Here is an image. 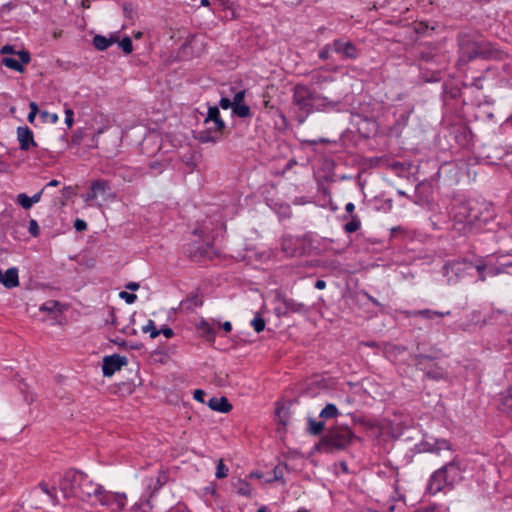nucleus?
Here are the masks:
<instances>
[{
    "mask_svg": "<svg viewBox=\"0 0 512 512\" xmlns=\"http://www.w3.org/2000/svg\"><path fill=\"white\" fill-rule=\"evenodd\" d=\"M495 216L493 205L485 200L458 202L452 208V227L460 235L491 230L488 226L493 223Z\"/></svg>",
    "mask_w": 512,
    "mask_h": 512,
    "instance_id": "nucleus-1",
    "label": "nucleus"
},
{
    "mask_svg": "<svg viewBox=\"0 0 512 512\" xmlns=\"http://www.w3.org/2000/svg\"><path fill=\"white\" fill-rule=\"evenodd\" d=\"M459 61L470 62L476 58H501L502 52L476 32H462L458 35Z\"/></svg>",
    "mask_w": 512,
    "mask_h": 512,
    "instance_id": "nucleus-2",
    "label": "nucleus"
},
{
    "mask_svg": "<svg viewBox=\"0 0 512 512\" xmlns=\"http://www.w3.org/2000/svg\"><path fill=\"white\" fill-rule=\"evenodd\" d=\"M461 479L460 467L455 462H450L433 472L428 481L427 491L435 495L446 489L451 490Z\"/></svg>",
    "mask_w": 512,
    "mask_h": 512,
    "instance_id": "nucleus-3",
    "label": "nucleus"
},
{
    "mask_svg": "<svg viewBox=\"0 0 512 512\" xmlns=\"http://www.w3.org/2000/svg\"><path fill=\"white\" fill-rule=\"evenodd\" d=\"M205 129L197 133L196 139L200 143H217L223 139L226 124L221 118L217 106H210L204 119Z\"/></svg>",
    "mask_w": 512,
    "mask_h": 512,
    "instance_id": "nucleus-4",
    "label": "nucleus"
},
{
    "mask_svg": "<svg viewBox=\"0 0 512 512\" xmlns=\"http://www.w3.org/2000/svg\"><path fill=\"white\" fill-rule=\"evenodd\" d=\"M293 103L302 111L305 115L325 108L327 105H331L332 101H329L327 97L321 96L305 85L298 84L294 87Z\"/></svg>",
    "mask_w": 512,
    "mask_h": 512,
    "instance_id": "nucleus-5",
    "label": "nucleus"
},
{
    "mask_svg": "<svg viewBox=\"0 0 512 512\" xmlns=\"http://www.w3.org/2000/svg\"><path fill=\"white\" fill-rule=\"evenodd\" d=\"M354 434L347 426H335L322 438L321 444L328 449H344L351 444Z\"/></svg>",
    "mask_w": 512,
    "mask_h": 512,
    "instance_id": "nucleus-6",
    "label": "nucleus"
},
{
    "mask_svg": "<svg viewBox=\"0 0 512 512\" xmlns=\"http://www.w3.org/2000/svg\"><path fill=\"white\" fill-rule=\"evenodd\" d=\"M473 264L467 260H455L444 265V275L447 277L449 284H455L469 270L473 268Z\"/></svg>",
    "mask_w": 512,
    "mask_h": 512,
    "instance_id": "nucleus-7",
    "label": "nucleus"
},
{
    "mask_svg": "<svg viewBox=\"0 0 512 512\" xmlns=\"http://www.w3.org/2000/svg\"><path fill=\"white\" fill-rule=\"evenodd\" d=\"M82 472L68 470L63 474L59 481V489L65 498L76 497L77 486L80 485Z\"/></svg>",
    "mask_w": 512,
    "mask_h": 512,
    "instance_id": "nucleus-8",
    "label": "nucleus"
},
{
    "mask_svg": "<svg viewBox=\"0 0 512 512\" xmlns=\"http://www.w3.org/2000/svg\"><path fill=\"white\" fill-rule=\"evenodd\" d=\"M415 364L429 379L438 381L446 376V371L437 364H434L429 356L417 355L415 357Z\"/></svg>",
    "mask_w": 512,
    "mask_h": 512,
    "instance_id": "nucleus-9",
    "label": "nucleus"
},
{
    "mask_svg": "<svg viewBox=\"0 0 512 512\" xmlns=\"http://www.w3.org/2000/svg\"><path fill=\"white\" fill-rule=\"evenodd\" d=\"M110 195V182L105 179H95L90 182L89 191L83 196V199L86 203H91L98 197H102L104 201H107Z\"/></svg>",
    "mask_w": 512,
    "mask_h": 512,
    "instance_id": "nucleus-10",
    "label": "nucleus"
},
{
    "mask_svg": "<svg viewBox=\"0 0 512 512\" xmlns=\"http://www.w3.org/2000/svg\"><path fill=\"white\" fill-rule=\"evenodd\" d=\"M277 306L274 308V313L278 317L287 316L291 313L304 314L308 311L304 303L298 302L292 298L278 297Z\"/></svg>",
    "mask_w": 512,
    "mask_h": 512,
    "instance_id": "nucleus-11",
    "label": "nucleus"
},
{
    "mask_svg": "<svg viewBox=\"0 0 512 512\" xmlns=\"http://www.w3.org/2000/svg\"><path fill=\"white\" fill-rule=\"evenodd\" d=\"M76 497L85 501H96L103 487L97 483H94L88 478L87 475L82 473V479L80 485L77 486Z\"/></svg>",
    "mask_w": 512,
    "mask_h": 512,
    "instance_id": "nucleus-12",
    "label": "nucleus"
},
{
    "mask_svg": "<svg viewBox=\"0 0 512 512\" xmlns=\"http://www.w3.org/2000/svg\"><path fill=\"white\" fill-rule=\"evenodd\" d=\"M126 499L127 497L124 493L111 492L103 488L101 495H99L96 502L107 507L111 511H119L125 506Z\"/></svg>",
    "mask_w": 512,
    "mask_h": 512,
    "instance_id": "nucleus-13",
    "label": "nucleus"
},
{
    "mask_svg": "<svg viewBox=\"0 0 512 512\" xmlns=\"http://www.w3.org/2000/svg\"><path fill=\"white\" fill-rule=\"evenodd\" d=\"M331 47L332 51L340 55V57L344 60H354L360 54V50L356 47V45L353 42L345 40L343 38L333 40V42L331 43Z\"/></svg>",
    "mask_w": 512,
    "mask_h": 512,
    "instance_id": "nucleus-14",
    "label": "nucleus"
},
{
    "mask_svg": "<svg viewBox=\"0 0 512 512\" xmlns=\"http://www.w3.org/2000/svg\"><path fill=\"white\" fill-rule=\"evenodd\" d=\"M128 360L125 356L113 354L103 358L102 372L105 377H111L116 371L127 365Z\"/></svg>",
    "mask_w": 512,
    "mask_h": 512,
    "instance_id": "nucleus-15",
    "label": "nucleus"
},
{
    "mask_svg": "<svg viewBox=\"0 0 512 512\" xmlns=\"http://www.w3.org/2000/svg\"><path fill=\"white\" fill-rule=\"evenodd\" d=\"M18 56L20 61L12 57H4L2 59V64L14 71L23 72V64H28L30 62V54L28 51H20L18 52Z\"/></svg>",
    "mask_w": 512,
    "mask_h": 512,
    "instance_id": "nucleus-16",
    "label": "nucleus"
},
{
    "mask_svg": "<svg viewBox=\"0 0 512 512\" xmlns=\"http://www.w3.org/2000/svg\"><path fill=\"white\" fill-rule=\"evenodd\" d=\"M17 139L19 141L20 149L23 151H27L31 147L36 146V142L34 141L33 132L27 126L17 128Z\"/></svg>",
    "mask_w": 512,
    "mask_h": 512,
    "instance_id": "nucleus-17",
    "label": "nucleus"
},
{
    "mask_svg": "<svg viewBox=\"0 0 512 512\" xmlns=\"http://www.w3.org/2000/svg\"><path fill=\"white\" fill-rule=\"evenodd\" d=\"M0 283L7 289L19 286V271L16 267L8 268L4 273L0 270Z\"/></svg>",
    "mask_w": 512,
    "mask_h": 512,
    "instance_id": "nucleus-18",
    "label": "nucleus"
},
{
    "mask_svg": "<svg viewBox=\"0 0 512 512\" xmlns=\"http://www.w3.org/2000/svg\"><path fill=\"white\" fill-rule=\"evenodd\" d=\"M208 406L221 413H228L232 409V405L229 403L226 397H212L208 401Z\"/></svg>",
    "mask_w": 512,
    "mask_h": 512,
    "instance_id": "nucleus-19",
    "label": "nucleus"
},
{
    "mask_svg": "<svg viewBox=\"0 0 512 512\" xmlns=\"http://www.w3.org/2000/svg\"><path fill=\"white\" fill-rule=\"evenodd\" d=\"M407 316L411 317H422L426 319H433L434 317H444L451 314L450 311L446 312H440V311H434L430 309H423V310H415V311H407L405 312Z\"/></svg>",
    "mask_w": 512,
    "mask_h": 512,
    "instance_id": "nucleus-20",
    "label": "nucleus"
},
{
    "mask_svg": "<svg viewBox=\"0 0 512 512\" xmlns=\"http://www.w3.org/2000/svg\"><path fill=\"white\" fill-rule=\"evenodd\" d=\"M208 248V245H188L187 254L192 260L198 261L207 256Z\"/></svg>",
    "mask_w": 512,
    "mask_h": 512,
    "instance_id": "nucleus-21",
    "label": "nucleus"
},
{
    "mask_svg": "<svg viewBox=\"0 0 512 512\" xmlns=\"http://www.w3.org/2000/svg\"><path fill=\"white\" fill-rule=\"evenodd\" d=\"M215 3L218 4V6L225 10L230 12V17L236 18L239 16V6L236 4L235 0H214Z\"/></svg>",
    "mask_w": 512,
    "mask_h": 512,
    "instance_id": "nucleus-22",
    "label": "nucleus"
},
{
    "mask_svg": "<svg viewBox=\"0 0 512 512\" xmlns=\"http://www.w3.org/2000/svg\"><path fill=\"white\" fill-rule=\"evenodd\" d=\"M334 80V78L330 75L324 74L320 70L313 71L310 74V83L314 86H322L326 83H330Z\"/></svg>",
    "mask_w": 512,
    "mask_h": 512,
    "instance_id": "nucleus-23",
    "label": "nucleus"
},
{
    "mask_svg": "<svg viewBox=\"0 0 512 512\" xmlns=\"http://www.w3.org/2000/svg\"><path fill=\"white\" fill-rule=\"evenodd\" d=\"M325 428V424L323 421H316L313 418H308V428L307 431L311 435H319Z\"/></svg>",
    "mask_w": 512,
    "mask_h": 512,
    "instance_id": "nucleus-24",
    "label": "nucleus"
},
{
    "mask_svg": "<svg viewBox=\"0 0 512 512\" xmlns=\"http://www.w3.org/2000/svg\"><path fill=\"white\" fill-rule=\"evenodd\" d=\"M236 492L245 497H251L252 496V487L251 485L245 481V480H238L235 484Z\"/></svg>",
    "mask_w": 512,
    "mask_h": 512,
    "instance_id": "nucleus-25",
    "label": "nucleus"
},
{
    "mask_svg": "<svg viewBox=\"0 0 512 512\" xmlns=\"http://www.w3.org/2000/svg\"><path fill=\"white\" fill-rule=\"evenodd\" d=\"M112 43L113 41L111 39H108L102 35H95L93 38L94 47L100 51L106 50L108 47L112 45Z\"/></svg>",
    "mask_w": 512,
    "mask_h": 512,
    "instance_id": "nucleus-26",
    "label": "nucleus"
},
{
    "mask_svg": "<svg viewBox=\"0 0 512 512\" xmlns=\"http://www.w3.org/2000/svg\"><path fill=\"white\" fill-rule=\"evenodd\" d=\"M38 489H40L44 494H46L54 504L56 503V488L54 486L50 487L47 483L40 482L38 485ZM34 492H37V488L34 490Z\"/></svg>",
    "mask_w": 512,
    "mask_h": 512,
    "instance_id": "nucleus-27",
    "label": "nucleus"
},
{
    "mask_svg": "<svg viewBox=\"0 0 512 512\" xmlns=\"http://www.w3.org/2000/svg\"><path fill=\"white\" fill-rule=\"evenodd\" d=\"M338 414L339 412L337 407L334 404L329 403L321 410L319 416L323 419H333L336 418Z\"/></svg>",
    "mask_w": 512,
    "mask_h": 512,
    "instance_id": "nucleus-28",
    "label": "nucleus"
},
{
    "mask_svg": "<svg viewBox=\"0 0 512 512\" xmlns=\"http://www.w3.org/2000/svg\"><path fill=\"white\" fill-rule=\"evenodd\" d=\"M361 227V221L357 215H353L351 221L344 225V231L348 234L354 233Z\"/></svg>",
    "mask_w": 512,
    "mask_h": 512,
    "instance_id": "nucleus-29",
    "label": "nucleus"
},
{
    "mask_svg": "<svg viewBox=\"0 0 512 512\" xmlns=\"http://www.w3.org/2000/svg\"><path fill=\"white\" fill-rule=\"evenodd\" d=\"M233 113L240 118H246L251 115L250 107L245 103L233 105Z\"/></svg>",
    "mask_w": 512,
    "mask_h": 512,
    "instance_id": "nucleus-30",
    "label": "nucleus"
},
{
    "mask_svg": "<svg viewBox=\"0 0 512 512\" xmlns=\"http://www.w3.org/2000/svg\"><path fill=\"white\" fill-rule=\"evenodd\" d=\"M501 405L503 409H512V385L501 394Z\"/></svg>",
    "mask_w": 512,
    "mask_h": 512,
    "instance_id": "nucleus-31",
    "label": "nucleus"
},
{
    "mask_svg": "<svg viewBox=\"0 0 512 512\" xmlns=\"http://www.w3.org/2000/svg\"><path fill=\"white\" fill-rule=\"evenodd\" d=\"M293 239L290 236L283 237L281 248L282 251L288 256H293L296 253V249L292 247Z\"/></svg>",
    "mask_w": 512,
    "mask_h": 512,
    "instance_id": "nucleus-32",
    "label": "nucleus"
},
{
    "mask_svg": "<svg viewBox=\"0 0 512 512\" xmlns=\"http://www.w3.org/2000/svg\"><path fill=\"white\" fill-rule=\"evenodd\" d=\"M16 202L25 210H28L33 206L30 197L25 193L18 194L17 198H16Z\"/></svg>",
    "mask_w": 512,
    "mask_h": 512,
    "instance_id": "nucleus-33",
    "label": "nucleus"
},
{
    "mask_svg": "<svg viewBox=\"0 0 512 512\" xmlns=\"http://www.w3.org/2000/svg\"><path fill=\"white\" fill-rule=\"evenodd\" d=\"M142 331H143L144 333H148V332H150V337H151L152 339H155L156 337H158V336H159V332H157V331H158V329H156L155 323H154V321H153V320H151V319H150V320H148L147 324H146V325H144V326L142 327Z\"/></svg>",
    "mask_w": 512,
    "mask_h": 512,
    "instance_id": "nucleus-34",
    "label": "nucleus"
},
{
    "mask_svg": "<svg viewBox=\"0 0 512 512\" xmlns=\"http://www.w3.org/2000/svg\"><path fill=\"white\" fill-rule=\"evenodd\" d=\"M227 475H228V468L226 467V465L223 463L222 460H219L217 463V467H216V473H215L216 478L222 479V478L227 477Z\"/></svg>",
    "mask_w": 512,
    "mask_h": 512,
    "instance_id": "nucleus-35",
    "label": "nucleus"
},
{
    "mask_svg": "<svg viewBox=\"0 0 512 512\" xmlns=\"http://www.w3.org/2000/svg\"><path fill=\"white\" fill-rule=\"evenodd\" d=\"M251 325L257 333H260L265 329V320L261 316H256L251 321Z\"/></svg>",
    "mask_w": 512,
    "mask_h": 512,
    "instance_id": "nucleus-36",
    "label": "nucleus"
},
{
    "mask_svg": "<svg viewBox=\"0 0 512 512\" xmlns=\"http://www.w3.org/2000/svg\"><path fill=\"white\" fill-rule=\"evenodd\" d=\"M40 117L44 122H50L52 124L57 123L59 120V117L56 113H50L48 111H41Z\"/></svg>",
    "mask_w": 512,
    "mask_h": 512,
    "instance_id": "nucleus-37",
    "label": "nucleus"
},
{
    "mask_svg": "<svg viewBox=\"0 0 512 512\" xmlns=\"http://www.w3.org/2000/svg\"><path fill=\"white\" fill-rule=\"evenodd\" d=\"M58 306H59L58 301H53V300L47 301L41 305L40 311L52 313V312L56 311Z\"/></svg>",
    "mask_w": 512,
    "mask_h": 512,
    "instance_id": "nucleus-38",
    "label": "nucleus"
},
{
    "mask_svg": "<svg viewBox=\"0 0 512 512\" xmlns=\"http://www.w3.org/2000/svg\"><path fill=\"white\" fill-rule=\"evenodd\" d=\"M119 46L121 47L123 52L126 53V54L131 53L132 50H133L132 40L129 37L123 38L121 40V42L119 43Z\"/></svg>",
    "mask_w": 512,
    "mask_h": 512,
    "instance_id": "nucleus-39",
    "label": "nucleus"
},
{
    "mask_svg": "<svg viewBox=\"0 0 512 512\" xmlns=\"http://www.w3.org/2000/svg\"><path fill=\"white\" fill-rule=\"evenodd\" d=\"M119 297L123 299L127 304H133L137 299L136 294L128 293L126 291H121L119 293Z\"/></svg>",
    "mask_w": 512,
    "mask_h": 512,
    "instance_id": "nucleus-40",
    "label": "nucleus"
},
{
    "mask_svg": "<svg viewBox=\"0 0 512 512\" xmlns=\"http://www.w3.org/2000/svg\"><path fill=\"white\" fill-rule=\"evenodd\" d=\"M276 416L282 424L286 425L288 420V411L285 408L278 407L276 409Z\"/></svg>",
    "mask_w": 512,
    "mask_h": 512,
    "instance_id": "nucleus-41",
    "label": "nucleus"
},
{
    "mask_svg": "<svg viewBox=\"0 0 512 512\" xmlns=\"http://www.w3.org/2000/svg\"><path fill=\"white\" fill-rule=\"evenodd\" d=\"M28 231L33 237H37L40 234L39 225L36 220L31 219L29 221Z\"/></svg>",
    "mask_w": 512,
    "mask_h": 512,
    "instance_id": "nucleus-42",
    "label": "nucleus"
},
{
    "mask_svg": "<svg viewBox=\"0 0 512 512\" xmlns=\"http://www.w3.org/2000/svg\"><path fill=\"white\" fill-rule=\"evenodd\" d=\"M332 50L331 44H327L322 47L318 53V56L322 60H327L330 57V52Z\"/></svg>",
    "mask_w": 512,
    "mask_h": 512,
    "instance_id": "nucleus-43",
    "label": "nucleus"
},
{
    "mask_svg": "<svg viewBox=\"0 0 512 512\" xmlns=\"http://www.w3.org/2000/svg\"><path fill=\"white\" fill-rule=\"evenodd\" d=\"M73 116H74L73 110L71 108H66L65 109V123L69 128H71L74 123Z\"/></svg>",
    "mask_w": 512,
    "mask_h": 512,
    "instance_id": "nucleus-44",
    "label": "nucleus"
},
{
    "mask_svg": "<svg viewBox=\"0 0 512 512\" xmlns=\"http://www.w3.org/2000/svg\"><path fill=\"white\" fill-rule=\"evenodd\" d=\"M74 228L78 232L85 231L87 229V223L82 219H76L74 222Z\"/></svg>",
    "mask_w": 512,
    "mask_h": 512,
    "instance_id": "nucleus-45",
    "label": "nucleus"
},
{
    "mask_svg": "<svg viewBox=\"0 0 512 512\" xmlns=\"http://www.w3.org/2000/svg\"><path fill=\"white\" fill-rule=\"evenodd\" d=\"M219 106L225 110L229 108L233 109V102L227 97H222L219 101Z\"/></svg>",
    "mask_w": 512,
    "mask_h": 512,
    "instance_id": "nucleus-46",
    "label": "nucleus"
},
{
    "mask_svg": "<svg viewBox=\"0 0 512 512\" xmlns=\"http://www.w3.org/2000/svg\"><path fill=\"white\" fill-rule=\"evenodd\" d=\"M245 90H240L237 93H235L233 98V105L243 103L244 97H245Z\"/></svg>",
    "mask_w": 512,
    "mask_h": 512,
    "instance_id": "nucleus-47",
    "label": "nucleus"
},
{
    "mask_svg": "<svg viewBox=\"0 0 512 512\" xmlns=\"http://www.w3.org/2000/svg\"><path fill=\"white\" fill-rule=\"evenodd\" d=\"M159 335L163 334L166 338H172L174 336V331L170 327H162L158 329Z\"/></svg>",
    "mask_w": 512,
    "mask_h": 512,
    "instance_id": "nucleus-48",
    "label": "nucleus"
},
{
    "mask_svg": "<svg viewBox=\"0 0 512 512\" xmlns=\"http://www.w3.org/2000/svg\"><path fill=\"white\" fill-rule=\"evenodd\" d=\"M475 268H476V270H477V272L479 274V280L480 281H485V279H486V276L484 274V270L486 268L485 264H478V265L475 266Z\"/></svg>",
    "mask_w": 512,
    "mask_h": 512,
    "instance_id": "nucleus-49",
    "label": "nucleus"
},
{
    "mask_svg": "<svg viewBox=\"0 0 512 512\" xmlns=\"http://www.w3.org/2000/svg\"><path fill=\"white\" fill-rule=\"evenodd\" d=\"M205 392L201 389L194 391V399L200 402H204Z\"/></svg>",
    "mask_w": 512,
    "mask_h": 512,
    "instance_id": "nucleus-50",
    "label": "nucleus"
},
{
    "mask_svg": "<svg viewBox=\"0 0 512 512\" xmlns=\"http://www.w3.org/2000/svg\"><path fill=\"white\" fill-rule=\"evenodd\" d=\"M274 479L279 480L283 477V469L280 466H276L273 470Z\"/></svg>",
    "mask_w": 512,
    "mask_h": 512,
    "instance_id": "nucleus-51",
    "label": "nucleus"
},
{
    "mask_svg": "<svg viewBox=\"0 0 512 512\" xmlns=\"http://www.w3.org/2000/svg\"><path fill=\"white\" fill-rule=\"evenodd\" d=\"M0 53L5 55V54H13L14 53V49H13V46L11 45H5L3 46L1 49H0Z\"/></svg>",
    "mask_w": 512,
    "mask_h": 512,
    "instance_id": "nucleus-52",
    "label": "nucleus"
},
{
    "mask_svg": "<svg viewBox=\"0 0 512 512\" xmlns=\"http://www.w3.org/2000/svg\"><path fill=\"white\" fill-rule=\"evenodd\" d=\"M502 157H503V153L501 151H498V148H496L494 155H491V154L487 155V158L491 159V160H493V159L500 160Z\"/></svg>",
    "mask_w": 512,
    "mask_h": 512,
    "instance_id": "nucleus-53",
    "label": "nucleus"
},
{
    "mask_svg": "<svg viewBox=\"0 0 512 512\" xmlns=\"http://www.w3.org/2000/svg\"><path fill=\"white\" fill-rule=\"evenodd\" d=\"M42 193L43 189L30 197L32 204L38 203L41 200Z\"/></svg>",
    "mask_w": 512,
    "mask_h": 512,
    "instance_id": "nucleus-54",
    "label": "nucleus"
},
{
    "mask_svg": "<svg viewBox=\"0 0 512 512\" xmlns=\"http://www.w3.org/2000/svg\"><path fill=\"white\" fill-rule=\"evenodd\" d=\"M414 512H442V511L436 507H427V508L415 510Z\"/></svg>",
    "mask_w": 512,
    "mask_h": 512,
    "instance_id": "nucleus-55",
    "label": "nucleus"
},
{
    "mask_svg": "<svg viewBox=\"0 0 512 512\" xmlns=\"http://www.w3.org/2000/svg\"><path fill=\"white\" fill-rule=\"evenodd\" d=\"M471 86H473L477 89H482L483 88L482 79L481 78L474 79L473 82L471 83Z\"/></svg>",
    "mask_w": 512,
    "mask_h": 512,
    "instance_id": "nucleus-56",
    "label": "nucleus"
},
{
    "mask_svg": "<svg viewBox=\"0 0 512 512\" xmlns=\"http://www.w3.org/2000/svg\"><path fill=\"white\" fill-rule=\"evenodd\" d=\"M203 331L207 334H214L213 328L206 322L202 325Z\"/></svg>",
    "mask_w": 512,
    "mask_h": 512,
    "instance_id": "nucleus-57",
    "label": "nucleus"
},
{
    "mask_svg": "<svg viewBox=\"0 0 512 512\" xmlns=\"http://www.w3.org/2000/svg\"><path fill=\"white\" fill-rule=\"evenodd\" d=\"M29 107L31 113H34L36 115L39 113V108L36 102H30Z\"/></svg>",
    "mask_w": 512,
    "mask_h": 512,
    "instance_id": "nucleus-58",
    "label": "nucleus"
},
{
    "mask_svg": "<svg viewBox=\"0 0 512 512\" xmlns=\"http://www.w3.org/2000/svg\"><path fill=\"white\" fill-rule=\"evenodd\" d=\"M219 327L223 328L226 332H230L232 330V324L229 321L219 324Z\"/></svg>",
    "mask_w": 512,
    "mask_h": 512,
    "instance_id": "nucleus-59",
    "label": "nucleus"
},
{
    "mask_svg": "<svg viewBox=\"0 0 512 512\" xmlns=\"http://www.w3.org/2000/svg\"><path fill=\"white\" fill-rule=\"evenodd\" d=\"M139 284L136 283V282H129L127 285H126V288L131 290V291H136L139 289Z\"/></svg>",
    "mask_w": 512,
    "mask_h": 512,
    "instance_id": "nucleus-60",
    "label": "nucleus"
},
{
    "mask_svg": "<svg viewBox=\"0 0 512 512\" xmlns=\"http://www.w3.org/2000/svg\"><path fill=\"white\" fill-rule=\"evenodd\" d=\"M326 287V282L324 280H317L316 283H315V288L318 289V290H322Z\"/></svg>",
    "mask_w": 512,
    "mask_h": 512,
    "instance_id": "nucleus-61",
    "label": "nucleus"
},
{
    "mask_svg": "<svg viewBox=\"0 0 512 512\" xmlns=\"http://www.w3.org/2000/svg\"><path fill=\"white\" fill-rule=\"evenodd\" d=\"M355 210V205L352 202H349L345 206V211L349 214H352Z\"/></svg>",
    "mask_w": 512,
    "mask_h": 512,
    "instance_id": "nucleus-62",
    "label": "nucleus"
},
{
    "mask_svg": "<svg viewBox=\"0 0 512 512\" xmlns=\"http://www.w3.org/2000/svg\"><path fill=\"white\" fill-rule=\"evenodd\" d=\"M366 296L374 305L381 306L380 302L376 298L372 297L371 295H369L367 293H366Z\"/></svg>",
    "mask_w": 512,
    "mask_h": 512,
    "instance_id": "nucleus-63",
    "label": "nucleus"
},
{
    "mask_svg": "<svg viewBox=\"0 0 512 512\" xmlns=\"http://www.w3.org/2000/svg\"><path fill=\"white\" fill-rule=\"evenodd\" d=\"M447 448H449V445L446 440H442L441 442H439L438 449H447Z\"/></svg>",
    "mask_w": 512,
    "mask_h": 512,
    "instance_id": "nucleus-64",
    "label": "nucleus"
}]
</instances>
